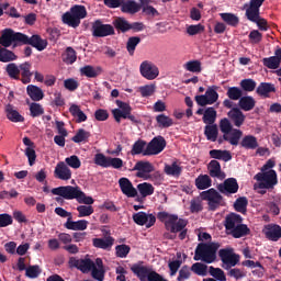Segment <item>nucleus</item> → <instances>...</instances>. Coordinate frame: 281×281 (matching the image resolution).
<instances>
[{
	"mask_svg": "<svg viewBox=\"0 0 281 281\" xmlns=\"http://www.w3.org/2000/svg\"><path fill=\"white\" fill-rule=\"evenodd\" d=\"M220 247L218 243H200L195 248L193 260L212 265V262H216V251Z\"/></svg>",
	"mask_w": 281,
	"mask_h": 281,
	"instance_id": "f257e3e1",
	"label": "nucleus"
},
{
	"mask_svg": "<svg viewBox=\"0 0 281 281\" xmlns=\"http://www.w3.org/2000/svg\"><path fill=\"white\" fill-rule=\"evenodd\" d=\"M87 19V8L82 4H75L69 11L65 12L61 16V21L69 27H79L80 21Z\"/></svg>",
	"mask_w": 281,
	"mask_h": 281,
	"instance_id": "f03ea898",
	"label": "nucleus"
},
{
	"mask_svg": "<svg viewBox=\"0 0 281 281\" xmlns=\"http://www.w3.org/2000/svg\"><path fill=\"white\" fill-rule=\"evenodd\" d=\"M131 271L140 281H168L159 272L153 270L150 267L144 266V261H138L131 267Z\"/></svg>",
	"mask_w": 281,
	"mask_h": 281,
	"instance_id": "7ed1b4c3",
	"label": "nucleus"
},
{
	"mask_svg": "<svg viewBox=\"0 0 281 281\" xmlns=\"http://www.w3.org/2000/svg\"><path fill=\"white\" fill-rule=\"evenodd\" d=\"M220 131L224 134V139H226L231 146H238V144H240L243 131L234 128L229 119L224 117L220 121Z\"/></svg>",
	"mask_w": 281,
	"mask_h": 281,
	"instance_id": "20e7f679",
	"label": "nucleus"
},
{
	"mask_svg": "<svg viewBox=\"0 0 281 281\" xmlns=\"http://www.w3.org/2000/svg\"><path fill=\"white\" fill-rule=\"evenodd\" d=\"M254 179L259 181L258 188L260 190H273L278 186V173L273 169L258 172Z\"/></svg>",
	"mask_w": 281,
	"mask_h": 281,
	"instance_id": "39448f33",
	"label": "nucleus"
},
{
	"mask_svg": "<svg viewBox=\"0 0 281 281\" xmlns=\"http://www.w3.org/2000/svg\"><path fill=\"white\" fill-rule=\"evenodd\" d=\"M202 201H207L209 210L216 212L221 205H223V195L212 188L200 193Z\"/></svg>",
	"mask_w": 281,
	"mask_h": 281,
	"instance_id": "423d86ee",
	"label": "nucleus"
},
{
	"mask_svg": "<svg viewBox=\"0 0 281 281\" xmlns=\"http://www.w3.org/2000/svg\"><path fill=\"white\" fill-rule=\"evenodd\" d=\"M218 87L211 86L206 89L204 94L195 95V102L199 106H207L209 104H215L218 102Z\"/></svg>",
	"mask_w": 281,
	"mask_h": 281,
	"instance_id": "0eeeda50",
	"label": "nucleus"
},
{
	"mask_svg": "<svg viewBox=\"0 0 281 281\" xmlns=\"http://www.w3.org/2000/svg\"><path fill=\"white\" fill-rule=\"evenodd\" d=\"M12 43L23 45V33L14 32L12 29H4L0 36V45L2 47H11Z\"/></svg>",
	"mask_w": 281,
	"mask_h": 281,
	"instance_id": "6e6552de",
	"label": "nucleus"
},
{
	"mask_svg": "<svg viewBox=\"0 0 281 281\" xmlns=\"http://www.w3.org/2000/svg\"><path fill=\"white\" fill-rule=\"evenodd\" d=\"M80 191V187L65 186L54 188L52 190V194H55L56 196H61L66 201H74V199L78 201Z\"/></svg>",
	"mask_w": 281,
	"mask_h": 281,
	"instance_id": "1a4fd4ad",
	"label": "nucleus"
},
{
	"mask_svg": "<svg viewBox=\"0 0 281 281\" xmlns=\"http://www.w3.org/2000/svg\"><path fill=\"white\" fill-rule=\"evenodd\" d=\"M115 35V27L111 24L102 23V20H97L92 23V36L95 38H105V36Z\"/></svg>",
	"mask_w": 281,
	"mask_h": 281,
	"instance_id": "9d476101",
	"label": "nucleus"
},
{
	"mask_svg": "<svg viewBox=\"0 0 281 281\" xmlns=\"http://www.w3.org/2000/svg\"><path fill=\"white\" fill-rule=\"evenodd\" d=\"M164 148H166V138L164 136H156L147 144L144 157L159 155V153H164Z\"/></svg>",
	"mask_w": 281,
	"mask_h": 281,
	"instance_id": "9b49d317",
	"label": "nucleus"
},
{
	"mask_svg": "<svg viewBox=\"0 0 281 281\" xmlns=\"http://www.w3.org/2000/svg\"><path fill=\"white\" fill-rule=\"evenodd\" d=\"M218 256L223 265H225V269H232V267H236L240 262V256L234 254L233 249H221Z\"/></svg>",
	"mask_w": 281,
	"mask_h": 281,
	"instance_id": "f8f14e48",
	"label": "nucleus"
},
{
	"mask_svg": "<svg viewBox=\"0 0 281 281\" xmlns=\"http://www.w3.org/2000/svg\"><path fill=\"white\" fill-rule=\"evenodd\" d=\"M22 45H31V47H34L37 52H43L47 49L48 43L47 40H43L41 35L35 34L30 37L26 34H23Z\"/></svg>",
	"mask_w": 281,
	"mask_h": 281,
	"instance_id": "ddd939ff",
	"label": "nucleus"
},
{
	"mask_svg": "<svg viewBox=\"0 0 281 281\" xmlns=\"http://www.w3.org/2000/svg\"><path fill=\"white\" fill-rule=\"evenodd\" d=\"M69 267H74L75 269H78L81 271V273H89L95 266V262L89 258L85 259H76V257H70L69 258Z\"/></svg>",
	"mask_w": 281,
	"mask_h": 281,
	"instance_id": "4468645a",
	"label": "nucleus"
},
{
	"mask_svg": "<svg viewBox=\"0 0 281 281\" xmlns=\"http://www.w3.org/2000/svg\"><path fill=\"white\" fill-rule=\"evenodd\" d=\"M133 170H136V177L138 179H144V181H148V175L150 172H155V166L150 164V161H137L133 168Z\"/></svg>",
	"mask_w": 281,
	"mask_h": 281,
	"instance_id": "2eb2a0df",
	"label": "nucleus"
},
{
	"mask_svg": "<svg viewBox=\"0 0 281 281\" xmlns=\"http://www.w3.org/2000/svg\"><path fill=\"white\" fill-rule=\"evenodd\" d=\"M139 71L146 80H155L159 76V68L151 61L145 60L139 66Z\"/></svg>",
	"mask_w": 281,
	"mask_h": 281,
	"instance_id": "dca6fc26",
	"label": "nucleus"
},
{
	"mask_svg": "<svg viewBox=\"0 0 281 281\" xmlns=\"http://www.w3.org/2000/svg\"><path fill=\"white\" fill-rule=\"evenodd\" d=\"M133 221L136 225H146L147 229H150V227L157 223V217L153 214H147L146 212H138L133 215Z\"/></svg>",
	"mask_w": 281,
	"mask_h": 281,
	"instance_id": "f3484780",
	"label": "nucleus"
},
{
	"mask_svg": "<svg viewBox=\"0 0 281 281\" xmlns=\"http://www.w3.org/2000/svg\"><path fill=\"white\" fill-rule=\"evenodd\" d=\"M116 105L119 106V109H114L112 110V115L115 120V122H117V124H120L123 120H126L127 115H128V111H133V109L131 108V105L124 101L121 100H116Z\"/></svg>",
	"mask_w": 281,
	"mask_h": 281,
	"instance_id": "a211bd4d",
	"label": "nucleus"
},
{
	"mask_svg": "<svg viewBox=\"0 0 281 281\" xmlns=\"http://www.w3.org/2000/svg\"><path fill=\"white\" fill-rule=\"evenodd\" d=\"M238 181L236 178H227L223 183H220L217 186L218 192L222 194H236L238 192Z\"/></svg>",
	"mask_w": 281,
	"mask_h": 281,
	"instance_id": "6ab92c4d",
	"label": "nucleus"
},
{
	"mask_svg": "<svg viewBox=\"0 0 281 281\" xmlns=\"http://www.w3.org/2000/svg\"><path fill=\"white\" fill-rule=\"evenodd\" d=\"M263 234L268 240L278 243L281 238V226L278 224H267L263 227Z\"/></svg>",
	"mask_w": 281,
	"mask_h": 281,
	"instance_id": "aec40b11",
	"label": "nucleus"
},
{
	"mask_svg": "<svg viewBox=\"0 0 281 281\" xmlns=\"http://www.w3.org/2000/svg\"><path fill=\"white\" fill-rule=\"evenodd\" d=\"M228 120L236 126L240 128L245 124V113L240 110V108H233L231 111L227 112Z\"/></svg>",
	"mask_w": 281,
	"mask_h": 281,
	"instance_id": "412c9836",
	"label": "nucleus"
},
{
	"mask_svg": "<svg viewBox=\"0 0 281 281\" xmlns=\"http://www.w3.org/2000/svg\"><path fill=\"white\" fill-rule=\"evenodd\" d=\"M119 186L121 188V192H123L125 196H128V199H135V196H137V189L133 187V182H131L128 178H121L119 180Z\"/></svg>",
	"mask_w": 281,
	"mask_h": 281,
	"instance_id": "4be33fe9",
	"label": "nucleus"
},
{
	"mask_svg": "<svg viewBox=\"0 0 281 281\" xmlns=\"http://www.w3.org/2000/svg\"><path fill=\"white\" fill-rule=\"evenodd\" d=\"M243 223V216L236 214V213H229L226 215L224 221V227L229 234L232 231H234L236 227H238Z\"/></svg>",
	"mask_w": 281,
	"mask_h": 281,
	"instance_id": "5701e85b",
	"label": "nucleus"
},
{
	"mask_svg": "<svg viewBox=\"0 0 281 281\" xmlns=\"http://www.w3.org/2000/svg\"><path fill=\"white\" fill-rule=\"evenodd\" d=\"M54 176L61 181H69L71 179V169H69L67 164L60 161L55 167Z\"/></svg>",
	"mask_w": 281,
	"mask_h": 281,
	"instance_id": "b1692460",
	"label": "nucleus"
},
{
	"mask_svg": "<svg viewBox=\"0 0 281 281\" xmlns=\"http://www.w3.org/2000/svg\"><path fill=\"white\" fill-rule=\"evenodd\" d=\"M207 170L210 177L213 179H220V181H223L226 177L225 171L221 169V162H218V160H211L207 165Z\"/></svg>",
	"mask_w": 281,
	"mask_h": 281,
	"instance_id": "393cba45",
	"label": "nucleus"
},
{
	"mask_svg": "<svg viewBox=\"0 0 281 281\" xmlns=\"http://www.w3.org/2000/svg\"><path fill=\"white\" fill-rule=\"evenodd\" d=\"M32 64L30 61H25L20 65V80L23 85H30L32 82V76H34V72H32Z\"/></svg>",
	"mask_w": 281,
	"mask_h": 281,
	"instance_id": "a878e982",
	"label": "nucleus"
},
{
	"mask_svg": "<svg viewBox=\"0 0 281 281\" xmlns=\"http://www.w3.org/2000/svg\"><path fill=\"white\" fill-rule=\"evenodd\" d=\"M72 217H68L64 227L66 229H71L72 232H85L89 227V222L87 220H78L76 222L71 221Z\"/></svg>",
	"mask_w": 281,
	"mask_h": 281,
	"instance_id": "bb28decb",
	"label": "nucleus"
},
{
	"mask_svg": "<svg viewBox=\"0 0 281 281\" xmlns=\"http://www.w3.org/2000/svg\"><path fill=\"white\" fill-rule=\"evenodd\" d=\"M265 0H250L249 3L244 4V10H246L245 16H251L255 14H260V8H262Z\"/></svg>",
	"mask_w": 281,
	"mask_h": 281,
	"instance_id": "cd10ccee",
	"label": "nucleus"
},
{
	"mask_svg": "<svg viewBox=\"0 0 281 281\" xmlns=\"http://www.w3.org/2000/svg\"><path fill=\"white\" fill-rule=\"evenodd\" d=\"M81 76H86V78H98V76L102 75V67L100 66H91L86 65L79 69Z\"/></svg>",
	"mask_w": 281,
	"mask_h": 281,
	"instance_id": "c85d7f7f",
	"label": "nucleus"
},
{
	"mask_svg": "<svg viewBox=\"0 0 281 281\" xmlns=\"http://www.w3.org/2000/svg\"><path fill=\"white\" fill-rule=\"evenodd\" d=\"M115 243V238L112 236H108L105 238H93L92 245L97 249H111L113 247V244Z\"/></svg>",
	"mask_w": 281,
	"mask_h": 281,
	"instance_id": "c756f323",
	"label": "nucleus"
},
{
	"mask_svg": "<svg viewBox=\"0 0 281 281\" xmlns=\"http://www.w3.org/2000/svg\"><path fill=\"white\" fill-rule=\"evenodd\" d=\"M27 95L33 100V102H41L45 98V93L43 92V89L38 88L34 85H29L26 87Z\"/></svg>",
	"mask_w": 281,
	"mask_h": 281,
	"instance_id": "7c9ffc66",
	"label": "nucleus"
},
{
	"mask_svg": "<svg viewBox=\"0 0 281 281\" xmlns=\"http://www.w3.org/2000/svg\"><path fill=\"white\" fill-rule=\"evenodd\" d=\"M211 159L220 161H232V153L229 150H223V149H212L209 153Z\"/></svg>",
	"mask_w": 281,
	"mask_h": 281,
	"instance_id": "2f4dec72",
	"label": "nucleus"
},
{
	"mask_svg": "<svg viewBox=\"0 0 281 281\" xmlns=\"http://www.w3.org/2000/svg\"><path fill=\"white\" fill-rule=\"evenodd\" d=\"M246 19L250 21V23H256L257 27H259L261 32H267V30H269V23L266 19L260 16V13L246 15Z\"/></svg>",
	"mask_w": 281,
	"mask_h": 281,
	"instance_id": "473e14b6",
	"label": "nucleus"
},
{
	"mask_svg": "<svg viewBox=\"0 0 281 281\" xmlns=\"http://www.w3.org/2000/svg\"><path fill=\"white\" fill-rule=\"evenodd\" d=\"M61 60L63 63H65V65H74V63L78 60V53H76V49H74V47L68 46L61 54Z\"/></svg>",
	"mask_w": 281,
	"mask_h": 281,
	"instance_id": "72a5a7b5",
	"label": "nucleus"
},
{
	"mask_svg": "<svg viewBox=\"0 0 281 281\" xmlns=\"http://www.w3.org/2000/svg\"><path fill=\"white\" fill-rule=\"evenodd\" d=\"M241 148H245L246 150H256L258 148V138L254 135H246L243 137L241 142L239 143Z\"/></svg>",
	"mask_w": 281,
	"mask_h": 281,
	"instance_id": "f704fd0d",
	"label": "nucleus"
},
{
	"mask_svg": "<svg viewBox=\"0 0 281 281\" xmlns=\"http://www.w3.org/2000/svg\"><path fill=\"white\" fill-rule=\"evenodd\" d=\"M238 106L241 111H254L256 108V99L251 95L241 97L238 101Z\"/></svg>",
	"mask_w": 281,
	"mask_h": 281,
	"instance_id": "c9c22d12",
	"label": "nucleus"
},
{
	"mask_svg": "<svg viewBox=\"0 0 281 281\" xmlns=\"http://www.w3.org/2000/svg\"><path fill=\"white\" fill-rule=\"evenodd\" d=\"M157 218L158 221H160V223H165V227L166 229H168L169 225H172L175 221H179V215L169 214L168 212L162 211V212H158Z\"/></svg>",
	"mask_w": 281,
	"mask_h": 281,
	"instance_id": "e433bc0d",
	"label": "nucleus"
},
{
	"mask_svg": "<svg viewBox=\"0 0 281 281\" xmlns=\"http://www.w3.org/2000/svg\"><path fill=\"white\" fill-rule=\"evenodd\" d=\"M256 93L261 95V98H269V93H276V86L269 82H261L257 87Z\"/></svg>",
	"mask_w": 281,
	"mask_h": 281,
	"instance_id": "4c0bfd02",
	"label": "nucleus"
},
{
	"mask_svg": "<svg viewBox=\"0 0 281 281\" xmlns=\"http://www.w3.org/2000/svg\"><path fill=\"white\" fill-rule=\"evenodd\" d=\"M69 113L72 115V117H76L77 124H82V122H87V114L81 111L80 105L71 104L69 108Z\"/></svg>",
	"mask_w": 281,
	"mask_h": 281,
	"instance_id": "58836bf2",
	"label": "nucleus"
},
{
	"mask_svg": "<svg viewBox=\"0 0 281 281\" xmlns=\"http://www.w3.org/2000/svg\"><path fill=\"white\" fill-rule=\"evenodd\" d=\"M142 9V7L135 2V0H130L121 4V12L126 14H137V12Z\"/></svg>",
	"mask_w": 281,
	"mask_h": 281,
	"instance_id": "ea45409f",
	"label": "nucleus"
},
{
	"mask_svg": "<svg viewBox=\"0 0 281 281\" xmlns=\"http://www.w3.org/2000/svg\"><path fill=\"white\" fill-rule=\"evenodd\" d=\"M233 238H243L251 234V229L248 228L247 224H239L234 231L228 233Z\"/></svg>",
	"mask_w": 281,
	"mask_h": 281,
	"instance_id": "a19ab883",
	"label": "nucleus"
},
{
	"mask_svg": "<svg viewBox=\"0 0 281 281\" xmlns=\"http://www.w3.org/2000/svg\"><path fill=\"white\" fill-rule=\"evenodd\" d=\"M195 188H198V190H207V188H212V178L207 175H200L195 179Z\"/></svg>",
	"mask_w": 281,
	"mask_h": 281,
	"instance_id": "79ce46f5",
	"label": "nucleus"
},
{
	"mask_svg": "<svg viewBox=\"0 0 281 281\" xmlns=\"http://www.w3.org/2000/svg\"><path fill=\"white\" fill-rule=\"evenodd\" d=\"M89 137H91V132H87L85 128H79L71 140L75 142V144H87Z\"/></svg>",
	"mask_w": 281,
	"mask_h": 281,
	"instance_id": "37998d69",
	"label": "nucleus"
},
{
	"mask_svg": "<svg viewBox=\"0 0 281 281\" xmlns=\"http://www.w3.org/2000/svg\"><path fill=\"white\" fill-rule=\"evenodd\" d=\"M188 227V222L183 218H179L175 221L172 224H170L167 229L171 234H179V232H183Z\"/></svg>",
	"mask_w": 281,
	"mask_h": 281,
	"instance_id": "c03bdc74",
	"label": "nucleus"
},
{
	"mask_svg": "<svg viewBox=\"0 0 281 281\" xmlns=\"http://www.w3.org/2000/svg\"><path fill=\"white\" fill-rule=\"evenodd\" d=\"M112 23L115 30L122 32V34H126L130 31L131 23L124 18H116Z\"/></svg>",
	"mask_w": 281,
	"mask_h": 281,
	"instance_id": "a18cd8bd",
	"label": "nucleus"
},
{
	"mask_svg": "<svg viewBox=\"0 0 281 281\" xmlns=\"http://www.w3.org/2000/svg\"><path fill=\"white\" fill-rule=\"evenodd\" d=\"M204 135L209 142H216L218 139V126L216 124L206 125L204 127Z\"/></svg>",
	"mask_w": 281,
	"mask_h": 281,
	"instance_id": "49530a36",
	"label": "nucleus"
},
{
	"mask_svg": "<svg viewBox=\"0 0 281 281\" xmlns=\"http://www.w3.org/2000/svg\"><path fill=\"white\" fill-rule=\"evenodd\" d=\"M220 16L231 27H238V23H240V19L234 13H221Z\"/></svg>",
	"mask_w": 281,
	"mask_h": 281,
	"instance_id": "de8ad7c7",
	"label": "nucleus"
},
{
	"mask_svg": "<svg viewBox=\"0 0 281 281\" xmlns=\"http://www.w3.org/2000/svg\"><path fill=\"white\" fill-rule=\"evenodd\" d=\"M7 117L10 122H25V117L19 113V111L14 110L12 105H8L5 109Z\"/></svg>",
	"mask_w": 281,
	"mask_h": 281,
	"instance_id": "09e8293b",
	"label": "nucleus"
},
{
	"mask_svg": "<svg viewBox=\"0 0 281 281\" xmlns=\"http://www.w3.org/2000/svg\"><path fill=\"white\" fill-rule=\"evenodd\" d=\"M137 190L143 199H146V196H151V194H155V187L148 182H143L137 184Z\"/></svg>",
	"mask_w": 281,
	"mask_h": 281,
	"instance_id": "8fccbe9b",
	"label": "nucleus"
},
{
	"mask_svg": "<svg viewBox=\"0 0 281 281\" xmlns=\"http://www.w3.org/2000/svg\"><path fill=\"white\" fill-rule=\"evenodd\" d=\"M216 115H217L216 110L213 106L206 108L204 110L202 122L207 125H213L214 122H216Z\"/></svg>",
	"mask_w": 281,
	"mask_h": 281,
	"instance_id": "3c124183",
	"label": "nucleus"
},
{
	"mask_svg": "<svg viewBox=\"0 0 281 281\" xmlns=\"http://www.w3.org/2000/svg\"><path fill=\"white\" fill-rule=\"evenodd\" d=\"M5 71L11 80H21V69L14 63L7 65Z\"/></svg>",
	"mask_w": 281,
	"mask_h": 281,
	"instance_id": "603ef678",
	"label": "nucleus"
},
{
	"mask_svg": "<svg viewBox=\"0 0 281 281\" xmlns=\"http://www.w3.org/2000/svg\"><path fill=\"white\" fill-rule=\"evenodd\" d=\"M11 60H16L14 52L9 50L8 47L0 46V63H11Z\"/></svg>",
	"mask_w": 281,
	"mask_h": 281,
	"instance_id": "864d4df0",
	"label": "nucleus"
},
{
	"mask_svg": "<svg viewBox=\"0 0 281 281\" xmlns=\"http://www.w3.org/2000/svg\"><path fill=\"white\" fill-rule=\"evenodd\" d=\"M142 43V38L139 36H132L127 40L126 49L130 56H135V49H137V45Z\"/></svg>",
	"mask_w": 281,
	"mask_h": 281,
	"instance_id": "5fc2aeb1",
	"label": "nucleus"
},
{
	"mask_svg": "<svg viewBox=\"0 0 281 281\" xmlns=\"http://www.w3.org/2000/svg\"><path fill=\"white\" fill-rule=\"evenodd\" d=\"M182 171L183 169L181 168V166H178L177 162H172L171 165L165 166V172L169 177H181Z\"/></svg>",
	"mask_w": 281,
	"mask_h": 281,
	"instance_id": "6e6d98bb",
	"label": "nucleus"
},
{
	"mask_svg": "<svg viewBox=\"0 0 281 281\" xmlns=\"http://www.w3.org/2000/svg\"><path fill=\"white\" fill-rule=\"evenodd\" d=\"M247 205H249L247 198L240 196L235 201L234 209L236 212H240V214H247Z\"/></svg>",
	"mask_w": 281,
	"mask_h": 281,
	"instance_id": "4d7b16f0",
	"label": "nucleus"
},
{
	"mask_svg": "<svg viewBox=\"0 0 281 281\" xmlns=\"http://www.w3.org/2000/svg\"><path fill=\"white\" fill-rule=\"evenodd\" d=\"M156 122L159 126V128H170L175 122L170 116H167L166 114H159L156 116Z\"/></svg>",
	"mask_w": 281,
	"mask_h": 281,
	"instance_id": "13d9d810",
	"label": "nucleus"
},
{
	"mask_svg": "<svg viewBox=\"0 0 281 281\" xmlns=\"http://www.w3.org/2000/svg\"><path fill=\"white\" fill-rule=\"evenodd\" d=\"M145 148H146V140L138 139L133 144L131 155H143L144 156V153L146 151Z\"/></svg>",
	"mask_w": 281,
	"mask_h": 281,
	"instance_id": "bf43d9fd",
	"label": "nucleus"
},
{
	"mask_svg": "<svg viewBox=\"0 0 281 281\" xmlns=\"http://www.w3.org/2000/svg\"><path fill=\"white\" fill-rule=\"evenodd\" d=\"M191 271H193L195 276H202V278H205V276H207V265L203 262H195L191 266Z\"/></svg>",
	"mask_w": 281,
	"mask_h": 281,
	"instance_id": "052dcab7",
	"label": "nucleus"
},
{
	"mask_svg": "<svg viewBox=\"0 0 281 281\" xmlns=\"http://www.w3.org/2000/svg\"><path fill=\"white\" fill-rule=\"evenodd\" d=\"M226 95L229 100H239L240 98H243V89L238 88V87H229L227 89Z\"/></svg>",
	"mask_w": 281,
	"mask_h": 281,
	"instance_id": "680f3d73",
	"label": "nucleus"
},
{
	"mask_svg": "<svg viewBox=\"0 0 281 281\" xmlns=\"http://www.w3.org/2000/svg\"><path fill=\"white\" fill-rule=\"evenodd\" d=\"M262 63L268 69H278L281 65L280 59L274 56L263 58Z\"/></svg>",
	"mask_w": 281,
	"mask_h": 281,
	"instance_id": "e2e57ef3",
	"label": "nucleus"
},
{
	"mask_svg": "<svg viewBox=\"0 0 281 281\" xmlns=\"http://www.w3.org/2000/svg\"><path fill=\"white\" fill-rule=\"evenodd\" d=\"M209 273L212 276V278H215V280L218 281H225L227 280V277H225V271L221 268H214L213 266L209 267Z\"/></svg>",
	"mask_w": 281,
	"mask_h": 281,
	"instance_id": "0e129e2a",
	"label": "nucleus"
},
{
	"mask_svg": "<svg viewBox=\"0 0 281 281\" xmlns=\"http://www.w3.org/2000/svg\"><path fill=\"white\" fill-rule=\"evenodd\" d=\"M256 80L254 79H243L239 82V87L243 89V91L246 92H251V91H256Z\"/></svg>",
	"mask_w": 281,
	"mask_h": 281,
	"instance_id": "69168bd1",
	"label": "nucleus"
},
{
	"mask_svg": "<svg viewBox=\"0 0 281 281\" xmlns=\"http://www.w3.org/2000/svg\"><path fill=\"white\" fill-rule=\"evenodd\" d=\"M131 254V246L126 244L117 245L115 247V255L116 258H126Z\"/></svg>",
	"mask_w": 281,
	"mask_h": 281,
	"instance_id": "338daca9",
	"label": "nucleus"
},
{
	"mask_svg": "<svg viewBox=\"0 0 281 281\" xmlns=\"http://www.w3.org/2000/svg\"><path fill=\"white\" fill-rule=\"evenodd\" d=\"M30 113L32 117H41L45 113V110L40 103L33 102L30 104Z\"/></svg>",
	"mask_w": 281,
	"mask_h": 281,
	"instance_id": "774afa93",
	"label": "nucleus"
}]
</instances>
